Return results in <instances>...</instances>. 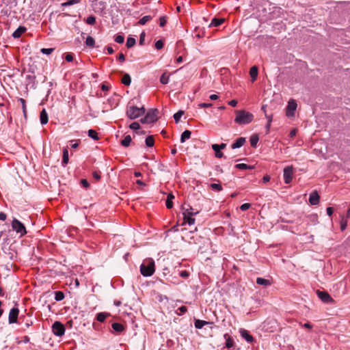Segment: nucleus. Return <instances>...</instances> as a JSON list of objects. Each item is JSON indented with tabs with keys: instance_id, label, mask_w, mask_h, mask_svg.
Returning <instances> with one entry per match:
<instances>
[{
	"instance_id": "nucleus-37",
	"label": "nucleus",
	"mask_w": 350,
	"mask_h": 350,
	"mask_svg": "<svg viewBox=\"0 0 350 350\" xmlns=\"http://www.w3.org/2000/svg\"><path fill=\"white\" fill-rule=\"evenodd\" d=\"M184 111L182 110L178 111L174 115V119L176 123H178L181 118L182 116L183 115Z\"/></svg>"
},
{
	"instance_id": "nucleus-47",
	"label": "nucleus",
	"mask_w": 350,
	"mask_h": 350,
	"mask_svg": "<svg viewBox=\"0 0 350 350\" xmlns=\"http://www.w3.org/2000/svg\"><path fill=\"white\" fill-rule=\"evenodd\" d=\"M80 1L81 0H69L67 2L63 3L62 5H65V6H66V5H71L79 3Z\"/></svg>"
},
{
	"instance_id": "nucleus-41",
	"label": "nucleus",
	"mask_w": 350,
	"mask_h": 350,
	"mask_svg": "<svg viewBox=\"0 0 350 350\" xmlns=\"http://www.w3.org/2000/svg\"><path fill=\"white\" fill-rule=\"evenodd\" d=\"M169 76L167 75L165 73H163L161 78H160V82L162 83V84H167L169 81Z\"/></svg>"
},
{
	"instance_id": "nucleus-64",
	"label": "nucleus",
	"mask_w": 350,
	"mask_h": 350,
	"mask_svg": "<svg viewBox=\"0 0 350 350\" xmlns=\"http://www.w3.org/2000/svg\"><path fill=\"white\" fill-rule=\"evenodd\" d=\"M217 98H218V96L217 94H211L210 96L211 100H217Z\"/></svg>"
},
{
	"instance_id": "nucleus-63",
	"label": "nucleus",
	"mask_w": 350,
	"mask_h": 350,
	"mask_svg": "<svg viewBox=\"0 0 350 350\" xmlns=\"http://www.w3.org/2000/svg\"><path fill=\"white\" fill-rule=\"evenodd\" d=\"M296 133H297L296 129H293V130H292V131L290 132V137H293L294 136H295Z\"/></svg>"
},
{
	"instance_id": "nucleus-50",
	"label": "nucleus",
	"mask_w": 350,
	"mask_h": 350,
	"mask_svg": "<svg viewBox=\"0 0 350 350\" xmlns=\"http://www.w3.org/2000/svg\"><path fill=\"white\" fill-rule=\"evenodd\" d=\"M92 176L97 181H98L100 179V172H96V171L92 173Z\"/></svg>"
},
{
	"instance_id": "nucleus-55",
	"label": "nucleus",
	"mask_w": 350,
	"mask_h": 350,
	"mask_svg": "<svg viewBox=\"0 0 350 350\" xmlns=\"http://www.w3.org/2000/svg\"><path fill=\"white\" fill-rule=\"evenodd\" d=\"M178 310H180V314H185L187 311V308L186 306H180Z\"/></svg>"
},
{
	"instance_id": "nucleus-62",
	"label": "nucleus",
	"mask_w": 350,
	"mask_h": 350,
	"mask_svg": "<svg viewBox=\"0 0 350 350\" xmlns=\"http://www.w3.org/2000/svg\"><path fill=\"white\" fill-rule=\"evenodd\" d=\"M303 327L305 328H307V329H312V325L310 323H307L304 324Z\"/></svg>"
},
{
	"instance_id": "nucleus-12",
	"label": "nucleus",
	"mask_w": 350,
	"mask_h": 350,
	"mask_svg": "<svg viewBox=\"0 0 350 350\" xmlns=\"http://www.w3.org/2000/svg\"><path fill=\"white\" fill-rule=\"evenodd\" d=\"M320 200V196L318 194L317 191H313L310 193L309 197V202L312 205H317L319 204Z\"/></svg>"
},
{
	"instance_id": "nucleus-49",
	"label": "nucleus",
	"mask_w": 350,
	"mask_h": 350,
	"mask_svg": "<svg viewBox=\"0 0 350 350\" xmlns=\"http://www.w3.org/2000/svg\"><path fill=\"white\" fill-rule=\"evenodd\" d=\"M251 206V204H249V203H245V204H243L241 206H240V209L243 211H246L247 209H249Z\"/></svg>"
},
{
	"instance_id": "nucleus-61",
	"label": "nucleus",
	"mask_w": 350,
	"mask_h": 350,
	"mask_svg": "<svg viewBox=\"0 0 350 350\" xmlns=\"http://www.w3.org/2000/svg\"><path fill=\"white\" fill-rule=\"evenodd\" d=\"M140 122L143 124H150L146 116L140 120Z\"/></svg>"
},
{
	"instance_id": "nucleus-33",
	"label": "nucleus",
	"mask_w": 350,
	"mask_h": 350,
	"mask_svg": "<svg viewBox=\"0 0 350 350\" xmlns=\"http://www.w3.org/2000/svg\"><path fill=\"white\" fill-rule=\"evenodd\" d=\"M64 298V294L62 291H55V299L57 301H59L63 300Z\"/></svg>"
},
{
	"instance_id": "nucleus-34",
	"label": "nucleus",
	"mask_w": 350,
	"mask_h": 350,
	"mask_svg": "<svg viewBox=\"0 0 350 350\" xmlns=\"http://www.w3.org/2000/svg\"><path fill=\"white\" fill-rule=\"evenodd\" d=\"M152 19V16H145L144 17H142L139 21H138V23L141 25H145L147 22H148L149 21H150Z\"/></svg>"
},
{
	"instance_id": "nucleus-31",
	"label": "nucleus",
	"mask_w": 350,
	"mask_h": 350,
	"mask_svg": "<svg viewBox=\"0 0 350 350\" xmlns=\"http://www.w3.org/2000/svg\"><path fill=\"white\" fill-rule=\"evenodd\" d=\"M18 101L21 103L23 112L25 118L27 117V107H26V101L24 98H18Z\"/></svg>"
},
{
	"instance_id": "nucleus-16",
	"label": "nucleus",
	"mask_w": 350,
	"mask_h": 350,
	"mask_svg": "<svg viewBox=\"0 0 350 350\" xmlns=\"http://www.w3.org/2000/svg\"><path fill=\"white\" fill-rule=\"evenodd\" d=\"M245 142V139L244 137H239L235 141V142L232 144L231 148L232 149L240 148L244 144Z\"/></svg>"
},
{
	"instance_id": "nucleus-30",
	"label": "nucleus",
	"mask_w": 350,
	"mask_h": 350,
	"mask_svg": "<svg viewBox=\"0 0 350 350\" xmlns=\"http://www.w3.org/2000/svg\"><path fill=\"white\" fill-rule=\"evenodd\" d=\"M122 83L125 85H129L131 83V78L129 74H125L122 79Z\"/></svg>"
},
{
	"instance_id": "nucleus-54",
	"label": "nucleus",
	"mask_w": 350,
	"mask_h": 350,
	"mask_svg": "<svg viewBox=\"0 0 350 350\" xmlns=\"http://www.w3.org/2000/svg\"><path fill=\"white\" fill-rule=\"evenodd\" d=\"M81 183V185H83V187H84L86 189L90 187V184L86 179H82Z\"/></svg>"
},
{
	"instance_id": "nucleus-24",
	"label": "nucleus",
	"mask_w": 350,
	"mask_h": 350,
	"mask_svg": "<svg viewBox=\"0 0 350 350\" xmlns=\"http://www.w3.org/2000/svg\"><path fill=\"white\" fill-rule=\"evenodd\" d=\"M69 161L68 158V150L66 148L63 150V159H62V165L66 166Z\"/></svg>"
},
{
	"instance_id": "nucleus-5",
	"label": "nucleus",
	"mask_w": 350,
	"mask_h": 350,
	"mask_svg": "<svg viewBox=\"0 0 350 350\" xmlns=\"http://www.w3.org/2000/svg\"><path fill=\"white\" fill-rule=\"evenodd\" d=\"M53 334L57 336H62L65 333L64 325L59 321H55L52 325Z\"/></svg>"
},
{
	"instance_id": "nucleus-58",
	"label": "nucleus",
	"mask_w": 350,
	"mask_h": 350,
	"mask_svg": "<svg viewBox=\"0 0 350 350\" xmlns=\"http://www.w3.org/2000/svg\"><path fill=\"white\" fill-rule=\"evenodd\" d=\"M228 105H230L232 107H236L237 105V100H232L228 102Z\"/></svg>"
},
{
	"instance_id": "nucleus-46",
	"label": "nucleus",
	"mask_w": 350,
	"mask_h": 350,
	"mask_svg": "<svg viewBox=\"0 0 350 350\" xmlns=\"http://www.w3.org/2000/svg\"><path fill=\"white\" fill-rule=\"evenodd\" d=\"M163 47V42L161 40H159L155 42V48L158 50L161 49Z\"/></svg>"
},
{
	"instance_id": "nucleus-15",
	"label": "nucleus",
	"mask_w": 350,
	"mask_h": 350,
	"mask_svg": "<svg viewBox=\"0 0 350 350\" xmlns=\"http://www.w3.org/2000/svg\"><path fill=\"white\" fill-rule=\"evenodd\" d=\"M224 337L226 339V347L228 349L234 346L233 338L228 334H225Z\"/></svg>"
},
{
	"instance_id": "nucleus-39",
	"label": "nucleus",
	"mask_w": 350,
	"mask_h": 350,
	"mask_svg": "<svg viewBox=\"0 0 350 350\" xmlns=\"http://www.w3.org/2000/svg\"><path fill=\"white\" fill-rule=\"evenodd\" d=\"M234 167L236 168L240 169V170H246V169H252L253 168V167L247 165V164H245V163H239V164L235 165Z\"/></svg>"
},
{
	"instance_id": "nucleus-38",
	"label": "nucleus",
	"mask_w": 350,
	"mask_h": 350,
	"mask_svg": "<svg viewBox=\"0 0 350 350\" xmlns=\"http://www.w3.org/2000/svg\"><path fill=\"white\" fill-rule=\"evenodd\" d=\"M135 44V39L133 38H128L126 40V46L127 48H131Z\"/></svg>"
},
{
	"instance_id": "nucleus-28",
	"label": "nucleus",
	"mask_w": 350,
	"mask_h": 350,
	"mask_svg": "<svg viewBox=\"0 0 350 350\" xmlns=\"http://www.w3.org/2000/svg\"><path fill=\"white\" fill-rule=\"evenodd\" d=\"M85 44L90 48H94L95 46L94 39L92 36H88L85 40Z\"/></svg>"
},
{
	"instance_id": "nucleus-23",
	"label": "nucleus",
	"mask_w": 350,
	"mask_h": 350,
	"mask_svg": "<svg viewBox=\"0 0 350 350\" xmlns=\"http://www.w3.org/2000/svg\"><path fill=\"white\" fill-rule=\"evenodd\" d=\"M111 327L114 331L118 333H120L124 330V327L123 325L119 323H113Z\"/></svg>"
},
{
	"instance_id": "nucleus-52",
	"label": "nucleus",
	"mask_w": 350,
	"mask_h": 350,
	"mask_svg": "<svg viewBox=\"0 0 350 350\" xmlns=\"http://www.w3.org/2000/svg\"><path fill=\"white\" fill-rule=\"evenodd\" d=\"M212 105H213L212 103H203L199 104L198 107L200 108H207V107H211Z\"/></svg>"
},
{
	"instance_id": "nucleus-11",
	"label": "nucleus",
	"mask_w": 350,
	"mask_h": 350,
	"mask_svg": "<svg viewBox=\"0 0 350 350\" xmlns=\"http://www.w3.org/2000/svg\"><path fill=\"white\" fill-rule=\"evenodd\" d=\"M158 113V110L157 109H151L146 113V117L147 118L150 123H153L157 120Z\"/></svg>"
},
{
	"instance_id": "nucleus-32",
	"label": "nucleus",
	"mask_w": 350,
	"mask_h": 350,
	"mask_svg": "<svg viewBox=\"0 0 350 350\" xmlns=\"http://www.w3.org/2000/svg\"><path fill=\"white\" fill-rule=\"evenodd\" d=\"M88 136L94 140H98L99 139L98 133L93 129H90L88 131Z\"/></svg>"
},
{
	"instance_id": "nucleus-45",
	"label": "nucleus",
	"mask_w": 350,
	"mask_h": 350,
	"mask_svg": "<svg viewBox=\"0 0 350 350\" xmlns=\"http://www.w3.org/2000/svg\"><path fill=\"white\" fill-rule=\"evenodd\" d=\"M115 41L117 43L122 44L124 41V37L122 35H117L115 38Z\"/></svg>"
},
{
	"instance_id": "nucleus-57",
	"label": "nucleus",
	"mask_w": 350,
	"mask_h": 350,
	"mask_svg": "<svg viewBox=\"0 0 350 350\" xmlns=\"http://www.w3.org/2000/svg\"><path fill=\"white\" fill-rule=\"evenodd\" d=\"M118 59L120 61V62H124L125 60V56L123 53H120L118 57Z\"/></svg>"
},
{
	"instance_id": "nucleus-48",
	"label": "nucleus",
	"mask_w": 350,
	"mask_h": 350,
	"mask_svg": "<svg viewBox=\"0 0 350 350\" xmlns=\"http://www.w3.org/2000/svg\"><path fill=\"white\" fill-rule=\"evenodd\" d=\"M167 23L166 17L161 16L159 18V25L160 27H164Z\"/></svg>"
},
{
	"instance_id": "nucleus-21",
	"label": "nucleus",
	"mask_w": 350,
	"mask_h": 350,
	"mask_svg": "<svg viewBox=\"0 0 350 350\" xmlns=\"http://www.w3.org/2000/svg\"><path fill=\"white\" fill-rule=\"evenodd\" d=\"M174 199V196L172 193H169L167 197L165 205L167 208H172L173 207L172 200Z\"/></svg>"
},
{
	"instance_id": "nucleus-7",
	"label": "nucleus",
	"mask_w": 350,
	"mask_h": 350,
	"mask_svg": "<svg viewBox=\"0 0 350 350\" xmlns=\"http://www.w3.org/2000/svg\"><path fill=\"white\" fill-rule=\"evenodd\" d=\"M283 176L286 184H289L292 181L293 176V167L292 165L287 166L284 169Z\"/></svg>"
},
{
	"instance_id": "nucleus-22",
	"label": "nucleus",
	"mask_w": 350,
	"mask_h": 350,
	"mask_svg": "<svg viewBox=\"0 0 350 350\" xmlns=\"http://www.w3.org/2000/svg\"><path fill=\"white\" fill-rule=\"evenodd\" d=\"M211 147H212V149L215 151V157L217 158H221L223 157L224 154H223V152H221V150L219 148L218 144H212Z\"/></svg>"
},
{
	"instance_id": "nucleus-56",
	"label": "nucleus",
	"mask_w": 350,
	"mask_h": 350,
	"mask_svg": "<svg viewBox=\"0 0 350 350\" xmlns=\"http://www.w3.org/2000/svg\"><path fill=\"white\" fill-rule=\"evenodd\" d=\"M334 213V208L332 207H327V214L330 217Z\"/></svg>"
},
{
	"instance_id": "nucleus-60",
	"label": "nucleus",
	"mask_w": 350,
	"mask_h": 350,
	"mask_svg": "<svg viewBox=\"0 0 350 350\" xmlns=\"http://www.w3.org/2000/svg\"><path fill=\"white\" fill-rule=\"evenodd\" d=\"M144 38H145V33L142 32L140 35V38H139V44H142V43L144 40Z\"/></svg>"
},
{
	"instance_id": "nucleus-13",
	"label": "nucleus",
	"mask_w": 350,
	"mask_h": 350,
	"mask_svg": "<svg viewBox=\"0 0 350 350\" xmlns=\"http://www.w3.org/2000/svg\"><path fill=\"white\" fill-rule=\"evenodd\" d=\"M258 73V69L256 66H253L250 70V75L252 79V81L254 82L256 80Z\"/></svg>"
},
{
	"instance_id": "nucleus-14",
	"label": "nucleus",
	"mask_w": 350,
	"mask_h": 350,
	"mask_svg": "<svg viewBox=\"0 0 350 350\" xmlns=\"http://www.w3.org/2000/svg\"><path fill=\"white\" fill-rule=\"evenodd\" d=\"M40 123L42 124H46L49 121L48 114L45 109H43L40 114Z\"/></svg>"
},
{
	"instance_id": "nucleus-9",
	"label": "nucleus",
	"mask_w": 350,
	"mask_h": 350,
	"mask_svg": "<svg viewBox=\"0 0 350 350\" xmlns=\"http://www.w3.org/2000/svg\"><path fill=\"white\" fill-rule=\"evenodd\" d=\"M19 310L18 308H12L9 313L8 321L10 323H14L17 321Z\"/></svg>"
},
{
	"instance_id": "nucleus-51",
	"label": "nucleus",
	"mask_w": 350,
	"mask_h": 350,
	"mask_svg": "<svg viewBox=\"0 0 350 350\" xmlns=\"http://www.w3.org/2000/svg\"><path fill=\"white\" fill-rule=\"evenodd\" d=\"M347 220L342 219V220L341 221V225H340L341 230H344L347 228Z\"/></svg>"
},
{
	"instance_id": "nucleus-26",
	"label": "nucleus",
	"mask_w": 350,
	"mask_h": 350,
	"mask_svg": "<svg viewBox=\"0 0 350 350\" xmlns=\"http://www.w3.org/2000/svg\"><path fill=\"white\" fill-rule=\"evenodd\" d=\"M256 283L259 285H262L265 286H269L271 284V282L269 280L264 279L262 278H257Z\"/></svg>"
},
{
	"instance_id": "nucleus-59",
	"label": "nucleus",
	"mask_w": 350,
	"mask_h": 350,
	"mask_svg": "<svg viewBox=\"0 0 350 350\" xmlns=\"http://www.w3.org/2000/svg\"><path fill=\"white\" fill-rule=\"evenodd\" d=\"M7 218V215L5 213L1 212L0 213V220L4 221Z\"/></svg>"
},
{
	"instance_id": "nucleus-20",
	"label": "nucleus",
	"mask_w": 350,
	"mask_h": 350,
	"mask_svg": "<svg viewBox=\"0 0 350 350\" xmlns=\"http://www.w3.org/2000/svg\"><path fill=\"white\" fill-rule=\"evenodd\" d=\"M211 323H212L209 322V321L196 319L195 321L194 325H195L196 328L202 329L204 325H208V324H211Z\"/></svg>"
},
{
	"instance_id": "nucleus-43",
	"label": "nucleus",
	"mask_w": 350,
	"mask_h": 350,
	"mask_svg": "<svg viewBox=\"0 0 350 350\" xmlns=\"http://www.w3.org/2000/svg\"><path fill=\"white\" fill-rule=\"evenodd\" d=\"M55 49L54 48H49V49H45V48H42L40 51L43 54H45V55H50L51 54L53 51H54Z\"/></svg>"
},
{
	"instance_id": "nucleus-4",
	"label": "nucleus",
	"mask_w": 350,
	"mask_h": 350,
	"mask_svg": "<svg viewBox=\"0 0 350 350\" xmlns=\"http://www.w3.org/2000/svg\"><path fill=\"white\" fill-rule=\"evenodd\" d=\"M12 228L17 233H19L21 236H24L27 234L26 228L23 223H21L17 219H14L12 221Z\"/></svg>"
},
{
	"instance_id": "nucleus-3",
	"label": "nucleus",
	"mask_w": 350,
	"mask_h": 350,
	"mask_svg": "<svg viewBox=\"0 0 350 350\" xmlns=\"http://www.w3.org/2000/svg\"><path fill=\"white\" fill-rule=\"evenodd\" d=\"M145 111L144 107L130 106L127 108L126 116L129 119L134 120L144 115Z\"/></svg>"
},
{
	"instance_id": "nucleus-44",
	"label": "nucleus",
	"mask_w": 350,
	"mask_h": 350,
	"mask_svg": "<svg viewBox=\"0 0 350 350\" xmlns=\"http://www.w3.org/2000/svg\"><path fill=\"white\" fill-rule=\"evenodd\" d=\"M129 128L132 130H137L140 128V125L137 122H133L129 125Z\"/></svg>"
},
{
	"instance_id": "nucleus-27",
	"label": "nucleus",
	"mask_w": 350,
	"mask_h": 350,
	"mask_svg": "<svg viewBox=\"0 0 350 350\" xmlns=\"http://www.w3.org/2000/svg\"><path fill=\"white\" fill-rule=\"evenodd\" d=\"M132 141L131 137L130 135H126L124 138L121 141V145L124 147H128Z\"/></svg>"
},
{
	"instance_id": "nucleus-35",
	"label": "nucleus",
	"mask_w": 350,
	"mask_h": 350,
	"mask_svg": "<svg viewBox=\"0 0 350 350\" xmlns=\"http://www.w3.org/2000/svg\"><path fill=\"white\" fill-rule=\"evenodd\" d=\"M154 144V140L152 136H148L146 139V145L148 147H152Z\"/></svg>"
},
{
	"instance_id": "nucleus-19",
	"label": "nucleus",
	"mask_w": 350,
	"mask_h": 350,
	"mask_svg": "<svg viewBox=\"0 0 350 350\" xmlns=\"http://www.w3.org/2000/svg\"><path fill=\"white\" fill-rule=\"evenodd\" d=\"M26 31V28L25 27L20 26L16 31L12 33V36L14 38H18L21 36V35L25 33Z\"/></svg>"
},
{
	"instance_id": "nucleus-2",
	"label": "nucleus",
	"mask_w": 350,
	"mask_h": 350,
	"mask_svg": "<svg viewBox=\"0 0 350 350\" xmlns=\"http://www.w3.org/2000/svg\"><path fill=\"white\" fill-rule=\"evenodd\" d=\"M140 272L145 277L151 276L154 272V262L152 259L144 260L140 266Z\"/></svg>"
},
{
	"instance_id": "nucleus-8",
	"label": "nucleus",
	"mask_w": 350,
	"mask_h": 350,
	"mask_svg": "<svg viewBox=\"0 0 350 350\" xmlns=\"http://www.w3.org/2000/svg\"><path fill=\"white\" fill-rule=\"evenodd\" d=\"M297 104L294 99H291L286 107V115L287 117H292L295 115V111L296 110Z\"/></svg>"
},
{
	"instance_id": "nucleus-42",
	"label": "nucleus",
	"mask_w": 350,
	"mask_h": 350,
	"mask_svg": "<svg viewBox=\"0 0 350 350\" xmlns=\"http://www.w3.org/2000/svg\"><path fill=\"white\" fill-rule=\"evenodd\" d=\"M258 142V137L256 135H253L250 137V144L252 147H256Z\"/></svg>"
},
{
	"instance_id": "nucleus-10",
	"label": "nucleus",
	"mask_w": 350,
	"mask_h": 350,
	"mask_svg": "<svg viewBox=\"0 0 350 350\" xmlns=\"http://www.w3.org/2000/svg\"><path fill=\"white\" fill-rule=\"evenodd\" d=\"M317 293L318 297L321 299L322 301H323L325 303L334 302V299L330 296V295L329 293H327V292L317 291Z\"/></svg>"
},
{
	"instance_id": "nucleus-17",
	"label": "nucleus",
	"mask_w": 350,
	"mask_h": 350,
	"mask_svg": "<svg viewBox=\"0 0 350 350\" xmlns=\"http://www.w3.org/2000/svg\"><path fill=\"white\" fill-rule=\"evenodd\" d=\"M224 21H225L224 18H213L211 23L209 24L208 27H219L224 22Z\"/></svg>"
},
{
	"instance_id": "nucleus-1",
	"label": "nucleus",
	"mask_w": 350,
	"mask_h": 350,
	"mask_svg": "<svg viewBox=\"0 0 350 350\" xmlns=\"http://www.w3.org/2000/svg\"><path fill=\"white\" fill-rule=\"evenodd\" d=\"M236 118L234 122L239 124H247L252 122L254 120V115L245 110L235 111Z\"/></svg>"
},
{
	"instance_id": "nucleus-29",
	"label": "nucleus",
	"mask_w": 350,
	"mask_h": 350,
	"mask_svg": "<svg viewBox=\"0 0 350 350\" xmlns=\"http://www.w3.org/2000/svg\"><path fill=\"white\" fill-rule=\"evenodd\" d=\"M109 316V314L105 312H100L96 315V320L99 322H104L107 317Z\"/></svg>"
},
{
	"instance_id": "nucleus-18",
	"label": "nucleus",
	"mask_w": 350,
	"mask_h": 350,
	"mask_svg": "<svg viewBox=\"0 0 350 350\" xmlns=\"http://www.w3.org/2000/svg\"><path fill=\"white\" fill-rule=\"evenodd\" d=\"M241 336L245 339L247 342H252L254 341V338L252 335H250L248 332L245 329L241 330Z\"/></svg>"
},
{
	"instance_id": "nucleus-6",
	"label": "nucleus",
	"mask_w": 350,
	"mask_h": 350,
	"mask_svg": "<svg viewBox=\"0 0 350 350\" xmlns=\"http://www.w3.org/2000/svg\"><path fill=\"white\" fill-rule=\"evenodd\" d=\"M191 210H192V208H190V209H187L183 213L184 222L187 223L189 226L194 224L195 219L193 217V215L198 213V212L193 213L191 211Z\"/></svg>"
},
{
	"instance_id": "nucleus-53",
	"label": "nucleus",
	"mask_w": 350,
	"mask_h": 350,
	"mask_svg": "<svg viewBox=\"0 0 350 350\" xmlns=\"http://www.w3.org/2000/svg\"><path fill=\"white\" fill-rule=\"evenodd\" d=\"M65 59L69 62H72L73 60L72 55L71 53H66L65 56Z\"/></svg>"
},
{
	"instance_id": "nucleus-40",
	"label": "nucleus",
	"mask_w": 350,
	"mask_h": 350,
	"mask_svg": "<svg viewBox=\"0 0 350 350\" xmlns=\"http://www.w3.org/2000/svg\"><path fill=\"white\" fill-rule=\"evenodd\" d=\"M85 22L88 25H94L96 23V17L94 16H90L86 18Z\"/></svg>"
},
{
	"instance_id": "nucleus-25",
	"label": "nucleus",
	"mask_w": 350,
	"mask_h": 350,
	"mask_svg": "<svg viewBox=\"0 0 350 350\" xmlns=\"http://www.w3.org/2000/svg\"><path fill=\"white\" fill-rule=\"evenodd\" d=\"M191 133L189 130L185 131L180 137L181 143L185 142L187 139H189L191 137Z\"/></svg>"
},
{
	"instance_id": "nucleus-36",
	"label": "nucleus",
	"mask_w": 350,
	"mask_h": 350,
	"mask_svg": "<svg viewBox=\"0 0 350 350\" xmlns=\"http://www.w3.org/2000/svg\"><path fill=\"white\" fill-rule=\"evenodd\" d=\"M210 187L213 190H215L217 191H221L223 189L222 186L220 184H217V183H211L210 185Z\"/></svg>"
}]
</instances>
